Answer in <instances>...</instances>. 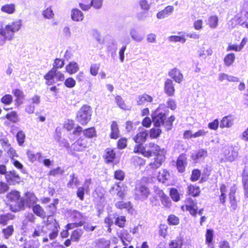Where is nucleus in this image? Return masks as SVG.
<instances>
[{
	"instance_id": "f257e3e1",
	"label": "nucleus",
	"mask_w": 248,
	"mask_h": 248,
	"mask_svg": "<svg viewBox=\"0 0 248 248\" xmlns=\"http://www.w3.org/2000/svg\"><path fill=\"white\" fill-rule=\"evenodd\" d=\"M164 105H160L159 107L153 112L152 114V122L156 127L163 126L165 130L169 131L171 129L173 122L175 120V117L171 116L168 119L166 118V113L162 108Z\"/></svg>"
},
{
	"instance_id": "f03ea898",
	"label": "nucleus",
	"mask_w": 248,
	"mask_h": 248,
	"mask_svg": "<svg viewBox=\"0 0 248 248\" xmlns=\"http://www.w3.org/2000/svg\"><path fill=\"white\" fill-rule=\"evenodd\" d=\"M28 218L29 219H25L23 222L21 229L24 231V232H22V233H24V235H26L29 234L30 237L36 238L38 236H43L45 233H46V232L44 230L45 226L42 225L37 226V228L34 229L33 231L29 230L28 222L33 221L34 218Z\"/></svg>"
},
{
	"instance_id": "7ed1b4c3",
	"label": "nucleus",
	"mask_w": 248,
	"mask_h": 248,
	"mask_svg": "<svg viewBox=\"0 0 248 248\" xmlns=\"http://www.w3.org/2000/svg\"><path fill=\"white\" fill-rule=\"evenodd\" d=\"M92 113V109L90 106H83L77 113V121L82 125H86L91 119Z\"/></svg>"
},
{
	"instance_id": "20e7f679",
	"label": "nucleus",
	"mask_w": 248,
	"mask_h": 248,
	"mask_svg": "<svg viewBox=\"0 0 248 248\" xmlns=\"http://www.w3.org/2000/svg\"><path fill=\"white\" fill-rule=\"evenodd\" d=\"M45 219V218H43ZM46 221L44 220V223L42 226H45V228L50 230L51 232L49 234V237L50 239H55L58 235V229L60 228L58 223L53 218H46Z\"/></svg>"
},
{
	"instance_id": "39448f33",
	"label": "nucleus",
	"mask_w": 248,
	"mask_h": 248,
	"mask_svg": "<svg viewBox=\"0 0 248 248\" xmlns=\"http://www.w3.org/2000/svg\"><path fill=\"white\" fill-rule=\"evenodd\" d=\"M15 32V22H12L11 24L6 25L4 28L1 27L0 29V35L5 36L8 40H11L14 38Z\"/></svg>"
},
{
	"instance_id": "423d86ee",
	"label": "nucleus",
	"mask_w": 248,
	"mask_h": 248,
	"mask_svg": "<svg viewBox=\"0 0 248 248\" xmlns=\"http://www.w3.org/2000/svg\"><path fill=\"white\" fill-rule=\"evenodd\" d=\"M223 154L227 161L232 162L238 156V149L235 146H228L224 149Z\"/></svg>"
},
{
	"instance_id": "0eeeda50",
	"label": "nucleus",
	"mask_w": 248,
	"mask_h": 248,
	"mask_svg": "<svg viewBox=\"0 0 248 248\" xmlns=\"http://www.w3.org/2000/svg\"><path fill=\"white\" fill-rule=\"evenodd\" d=\"M150 190L144 185H139L135 188V195L139 199L144 200L150 195Z\"/></svg>"
},
{
	"instance_id": "6e6552de",
	"label": "nucleus",
	"mask_w": 248,
	"mask_h": 248,
	"mask_svg": "<svg viewBox=\"0 0 248 248\" xmlns=\"http://www.w3.org/2000/svg\"><path fill=\"white\" fill-rule=\"evenodd\" d=\"M186 204L181 207L183 211L185 210L189 212L192 216L196 215L197 213V206L191 198H187L186 200Z\"/></svg>"
},
{
	"instance_id": "1a4fd4ad",
	"label": "nucleus",
	"mask_w": 248,
	"mask_h": 248,
	"mask_svg": "<svg viewBox=\"0 0 248 248\" xmlns=\"http://www.w3.org/2000/svg\"><path fill=\"white\" fill-rule=\"evenodd\" d=\"M45 79L56 78L57 81H63L64 75L58 71L56 68H52L44 77Z\"/></svg>"
},
{
	"instance_id": "9d476101",
	"label": "nucleus",
	"mask_w": 248,
	"mask_h": 248,
	"mask_svg": "<svg viewBox=\"0 0 248 248\" xmlns=\"http://www.w3.org/2000/svg\"><path fill=\"white\" fill-rule=\"evenodd\" d=\"M208 155L207 151L204 149H200L195 151L192 155V158L196 162L203 161Z\"/></svg>"
},
{
	"instance_id": "9b49d317",
	"label": "nucleus",
	"mask_w": 248,
	"mask_h": 248,
	"mask_svg": "<svg viewBox=\"0 0 248 248\" xmlns=\"http://www.w3.org/2000/svg\"><path fill=\"white\" fill-rule=\"evenodd\" d=\"M6 121L4 122L5 124L11 127V131L14 133L15 130V124H16V112L12 111L10 113H7L5 116Z\"/></svg>"
},
{
	"instance_id": "f8f14e48",
	"label": "nucleus",
	"mask_w": 248,
	"mask_h": 248,
	"mask_svg": "<svg viewBox=\"0 0 248 248\" xmlns=\"http://www.w3.org/2000/svg\"><path fill=\"white\" fill-rule=\"evenodd\" d=\"M169 76L171 77L175 82L181 83L183 80V75L180 71L177 68H174L171 69L168 74Z\"/></svg>"
},
{
	"instance_id": "ddd939ff",
	"label": "nucleus",
	"mask_w": 248,
	"mask_h": 248,
	"mask_svg": "<svg viewBox=\"0 0 248 248\" xmlns=\"http://www.w3.org/2000/svg\"><path fill=\"white\" fill-rule=\"evenodd\" d=\"M164 92L168 96H172L174 95L175 92L174 84L170 79L167 78L165 82Z\"/></svg>"
},
{
	"instance_id": "4468645a",
	"label": "nucleus",
	"mask_w": 248,
	"mask_h": 248,
	"mask_svg": "<svg viewBox=\"0 0 248 248\" xmlns=\"http://www.w3.org/2000/svg\"><path fill=\"white\" fill-rule=\"evenodd\" d=\"M186 157L185 155H181L178 158L176 163L177 168L180 172H183L186 165Z\"/></svg>"
},
{
	"instance_id": "2eb2a0df",
	"label": "nucleus",
	"mask_w": 248,
	"mask_h": 248,
	"mask_svg": "<svg viewBox=\"0 0 248 248\" xmlns=\"http://www.w3.org/2000/svg\"><path fill=\"white\" fill-rule=\"evenodd\" d=\"M236 191V187L235 186H233L231 187L229 193V199L231 208L233 210H235L237 207V201L235 196Z\"/></svg>"
},
{
	"instance_id": "dca6fc26",
	"label": "nucleus",
	"mask_w": 248,
	"mask_h": 248,
	"mask_svg": "<svg viewBox=\"0 0 248 248\" xmlns=\"http://www.w3.org/2000/svg\"><path fill=\"white\" fill-rule=\"evenodd\" d=\"M153 100L152 97L146 93L139 95L136 99L137 105L139 106L146 105L147 103H151Z\"/></svg>"
},
{
	"instance_id": "f3484780",
	"label": "nucleus",
	"mask_w": 248,
	"mask_h": 248,
	"mask_svg": "<svg viewBox=\"0 0 248 248\" xmlns=\"http://www.w3.org/2000/svg\"><path fill=\"white\" fill-rule=\"evenodd\" d=\"M148 133L147 130L142 129L137 134L134 138V141L137 143H142L144 142L148 137Z\"/></svg>"
},
{
	"instance_id": "a211bd4d",
	"label": "nucleus",
	"mask_w": 248,
	"mask_h": 248,
	"mask_svg": "<svg viewBox=\"0 0 248 248\" xmlns=\"http://www.w3.org/2000/svg\"><path fill=\"white\" fill-rule=\"evenodd\" d=\"M174 10L173 6L169 5L164 9L159 12L156 15L157 18L163 19L170 15Z\"/></svg>"
},
{
	"instance_id": "6ab92c4d",
	"label": "nucleus",
	"mask_w": 248,
	"mask_h": 248,
	"mask_svg": "<svg viewBox=\"0 0 248 248\" xmlns=\"http://www.w3.org/2000/svg\"><path fill=\"white\" fill-rule=\"evenodd\" d=\"M117 235L118 237L122 241L123 245L125 246H128V244H127L125 241L130 242L132 239L131 235L126 230H122L120 232H118Z\"/></svg>"
},
{
	"instance_id": "aec40b11",
	"label": "nucleus",
	"mask_w": 248,
	"mask_h": 248,
	"mask_svg": "<svg viewBox=\"0 0 248 248\" xmlns=\"http://www.w3.org/2000/svg\"><path fill=\"white\" fill-rule=\"evenodd\" d=\"M7 204L9 205L11 210L14 212H16V205L14 204L16 201V191H12L11 193L7 194Z\"/></svg>"
},
{
	"instance_id": "412c9836",
	"label": "nucleus",
	"mask_w": 248,
	"mask_h": 248,
	"mask_svg": "<svg viewBox=\"0 0 248 248\" xmlns=\"http://www.w3.org/2000/svg\"><path fill=\"white\" fill-rule=\"evenodd\" d=\"M87 146V142L85 139H79L73 144L74 150L80 152L83 151Z\"/></svg>"
},
{
	"instance_id": "4be33fe9",
	"label": "nucleus",
	"mask_w": 248,
	"mask_h": 248,
	"mask_svg": "<svg viewBox=\"0 0 248 248\" xmlns=\"http://www.w3.org/2000/svg\"><path fill=\"white\" fill-rule=\"evenodd\" d=\"M115 205L119 209H126L131 215L133 214L134 210L132 208L130 202H125L123 201H120L117 202Z\"/></svg>"
},
{
	"instance_id": "5701e85b",
	"label": "nucleus",
	"mask_w": 248,
	"mask_h": 248,
	"mask_svg": "<svg viewBox=\"0 0 248 248\" xmlns=\"http://www.w3.org/2000/svg\"><path fill=\"white\" fill-rule=\"evenodd\" d=\"M84 16L81 11L78 9H74L71 12V18L75 21H80L83 19Z\"/></svg>"
},
{
	"instance_id": "b1692460",
	"label": "nucleus",
	"mask_w": 248,
	"mask_h": 248,
	"mask_svg": "<svg viewBox=\"0 0 248 248\" xmlns=\"http://www.w3.org/2000/svg\"><path fill=\"white\" fill-rule=\"evenodd\" d=\"M129 33L132 39L137 42L142 41L144 38V35L140 33L135 29H131Z\"/></svg>"
},
{
	"instance_id": "393cba45",
	"label": "nucleus",
	"mask_w": 248,
	"mask_h": 248,
	"mask_svg": "<svg viewBox=\"0 0 248 248\" xmlns=\"http://www.w3.org/2000/svg\"><path fill=\"white\" fill-rule=\"evenodd\" d=\"M79 70V66L78 63L75 62H70L66 66V71L70 75H72Z\"/></svg>"
},
{
	"instance_id": "a878e982",
	"label": "nucleus",
	"mask_w": 248,
	"mask_h": 248,
	"mask_svg": "<svg viewBox=\"0 0 248 248\" xmlns=\"http://www.w3.org/2000/svg\"><path fill=\"white\" fill-rule=\"evenodd\" d=\"M183 240V237L180 234L175 240L171 242L170 245V248H181Z\"/></svg>"
},
{
	"instance_id": "bb28decb",
	"label": "nucleus",
	"mask_w": 248,
	"mask_h": 248,
	"mask_svg": "<svg viewBox=\"0 0 248 248\" xmlns=\"http://www.w3.org/2000/svg\"><path fill=\"white\" fill-rule=\"evenodd\" d=\"M164 159V155H158V157H156L154 162H151L150 164V166L154 169H157L161 166Z\"/></svg>"
},
{
	"instance_id": "cd10ccee",
	"label": "nucleus",
	"mask_w": 248,
	"mask_h": 248,
	"mask_svg": "<svg viewBox=\"0 0 248 248\" xmlns=\"http://www.w3.org/2000/svg\"><path fill=\"white\" fill-rule=\"evenodd\" d=\"M106 155L105 158L107 163L111 162L115 157V153L113 149L107 148L106 150Z\"/></svg>"
},
{
	"instance_id": "c85d7f7f",
	"label": "nucleus",
	"mask_w": 248,
	"mask_h": 248,
	"mask_svg": "<svg viewBox=\"0 0 248 248\" xmlns=\"http://www.w3.org/2000/svg\"><path fill=\"white\" fill-rule=\"evenodd\" d=\"M1 11L8 14L13 13L15 10V6L14 4H7L1 7Z\"/></svg>"
},
{
	"instance_id": "c756f323",
	"label": "nucleus",
	"mask_w": 248,
	"mask_h": 248,
	"mask_svg": "<svg viewBox=\"0 0 248 248\" xmlns=\"http://www.w3.org/2000/svg\"><path fill=\"white\" fill-rule=\"evenodd\" d=\"M233 124V122L231 120V117L229 116L224 117L221 120L220 124L221 128L230 127Z\"/></svg>"
},
{
	"instance_id": "7c9ffc66",
	"label": "nucleus",
	"mask_w": 248,
	"mask_h": 248,
	"mask_svg": "<svg viewBox=\"0 0 248 248\" xmlns=\"http://www.w3.org/2000/svg\"><path fill=\"white\" fill-rule=\"evenodd\" d=\"M170 178V174L168 171L163 170L159 172L157 176V178L159 181L164 183L166 180H167Z\"/></svg>"
},
{
	"instance_id": "2f4dec72",
	"label": "nucleus",
	"mask_w": 248,
	"mask_h": 248,
	"mask_svg": "<svg viewBox=\"0 0 248 248\" xmlns=\"http://www.w3.org/2000/svg\"><path fill=\"white\" fill-rule=\"evenodd\" d=\"M110 137L112 139H117L118 137L119 130L117 124L116 122H113L111 125Z\"/></svg>"
},
{
	"instance_id": "473e14b6",
	"label": "nucleus",
	"mask_w": 248,
	"mask_h": 248,
	"mask_svg": "<svg viewBox=\"0 0 248 248\" xmlns=\"http://www.w3.org/2000/svg\"><path fill=\"white\" fill-rule=\"evenodd\" d=\"M26 196L27 197L26 200V205L28 206H30V204H33L36 202L37 198L35 196V195L31 192H27L26 193Z\"/></svg>"
},
{
	"instance_id": "72a5a7b5",
	"label": "nucleus",
	"mask_w": 248,
	"mask_h": 248,
	"mask_svg": "<svg viewBox=\"0 0 248 248\" xmlns=\"http://www.w3.org/2000/svg\"><path fill=\"white\" fill-rule=\"evenodd\" d=\"M235 59V57L233 53L227 54L224 59L225 64L227 66H231L234 62Z\"/></svg>"
},
{
	"instance_id": "f704fd0d",
	"label": "nucleus",
	"mask_w": 248,
	"mask_h": 248,
	"mask_svg": "<svg viewBox=\"0 0 248 248\" xmlns=\"http://www.w3.org/2000/svg\"><path fill=\"white\" fill-rule=\"evenodd\" d=\"M83 233L81 229L74 230L71 236V239L73 241H78Z\"/></svg>"
},
{
	"instance_id": "c9c22d12",
	"label": "nucleus",
	"mask_w": 248,
	"mask_h": 248,
	"mask_svg": "<svg viewBox=\"0 0 248 248\" xmlns=\"http://www.w3.org/2000/svg\"><path fill=\"white\" fill-rule=\"evenodd\" d=\"M25 137L24 132L22 131H19L16 133V140L19 146H23L24 145Z\"/></svg>"
},
{
	"instance_id": "e433bc0d",
	"label": "nucleus",
	"mask_w": 248,
	"mask_h": 248,
	"mask_svg": "<svg viewBox=\"0 0 248 248\" xmlns=\"http://www.w3.org/2000/svg\"><path fill=\"white\" fill-rule=\"evenodd\" d=\"M218 19L217 16H213L209 17L208 21V25L211 28H216L218 24Z\"/></svg>"
},
{
	"instance_id": "4c0bfd02",
	"label": "nucleus",
	"mask_w": 248,
	"mask_h": 248,
	"mask_svg": "<svg viewBox=\"0 0 248 248\" xmlns=\"http://www.w3.org/2000/svg\"><path fill=\"white\" fill-rule=\"evenodd\" d=\"M70 177V180L67 185L69 188H72L73 185L77 186L79 184V181L78 177L75 176V174L74 173L71 174Z\"/></svg>"
},
{
	"instance_id": "58836bf2",
	"label": "nucleus",
	"mask_w": 248,
	"mask_h": 248,
	"mask_svg": "<svg viewBox=\"0 0 248 248\" xmlns=\"http://www.w3.org/2000/svg\"><path fill=\"white\" fill-rule=\"evenodd\" d=\"M24 99L25 95L24 93L20 90L16 89V105L22 104Z\"/></svg>"
},
{
	"instance_id": "ea45409f",
	"label": "nucleus",
	"mask_w": 248,
	"mask_h": 248,
	"mask_svg": "<svg viewBox=\"0 0 248 248\" xmlns=\"http://www.w3.org/2000/svg\"><path fill=\"white\" fill-rule=\"evenodd\" d=\"M150 147L151 148V151H152L154 155H156L157 157L158 155H162L160 154V149L159 146L155 143H150L149 144Z\"/></svg>"
},
{
	"instance_id": "a19ab883",
	"label": "nucleus",
	"mask_w": 248,
	"mask_h": 248,
	"mask_svg": "<svg viewBox=\"0 0 248 248\" xmlns=\"http://www.w3.org/2000/svg\"><path fill=\"white\" fill-rule=\"evenodd\" d=\"M212 53L211 48H208L206 50L201 49L199 52V55L200 57L205 58L207 56L211 55Z\"/></svg>"
},
{
	"instance_id": "79ce46f5",
	"label": "nucleus",
	"mask_w": 248,
	"mask_h": 248,
	"mask_svg": "<svg viewBox=\"0 0 248 248\" xmlns=\"http://www.w3.org/2000/svg\"><path fill=\"white\" fill-rule=\"evenodd\" d=\"M83 133L86 137L89 138H93L96 135V131L93 127L86 129L83 131Z\"/></svg>"
},
{
	"instance_id": "37998d69",
	"label": "nucleus",
	"mask_w": 248,
	"mask_h": 248,
	"mask_svg": "<svg viewBox=\"0 0 248 248\" xmlns=\"http://www.w3.org/2000/svg\"><path fill=\"white\" fill-rule=\"evenodd\" d=\"M100 68V64L98 63L92 64L90 67V73L92 75L95 76L97 75Z\"/></svg>"
},
{
	"instance_id": "c03bdc74",
	"label": "nucleus",
	"mask_w": 248,
	"mask_h": 248,
	"mask_svg": "<svg viewBox=\"0 0 248 248\" xmlns=\"http://www.w3.org/2000/svg\"><path fill=\"white\" fill-rule=\"evenodd\" d=\"M170 196L171 199L174 202H177L179 200V199H180L178 191L176 189L171 188L170 190Z\"/></svg>"
},
{
	"instance_id": "a18cd8bd",
	"label": "nucleus",
	"mask_w": 248,
	"mask_h": 248,
	"mask_svg": "<svg viewBox=\"0 0 248 248\" xmlns=\"http://www.w3.org/2000/svg\"><path fill=\"white\" fill-rule=\"evenodd\" d=\"M188 188L189 193L193 196L196 197L199 195L200 192L199 187L190 186L188 187Z\"/></svg>"
},
{
	"instance_id": "49530a36",
	"label": "nucleus",
	"mask_w": 248,
	"mask_h": 248,
	"mask_svg": "<svg viewBox=\"0 0 248 248\" xmlns=\"http://www.w3.org/2000/svg\"><path fill=\"white\" fill-rule=\"evenodd\" d=\"M42 15L45 18L51 19L54 16V13L50 8H47L43 12Z\"/></svg>"
},
{
	"instance_id": "de8ad7c7",
	"label": "nucleus",
	"mask_w": 248,
	"mask_h": 248,
	"mask_svg": "<svg viewBox=\"0 0 248 248\" xmlns=\"http://www.w3.org/2000/svg\"><path fill=\"white\" fill-rule=\"evenodd\" d=\"M34 213L37 216L41 217L43 215L44 210L39 204L34 205L32 208Z\"/></svg>"
},
{
	"instance_id": "09e8293b",
	"label": "nucleus",
	"mask_w": 248,
	"mask_h": 248,
	"mask_svg": "<svg viewBox=\"0 0 248 248\" xmlns=\"http://www.w3.org/2000/svg\"><path fill=\"white\" fill-rule=\"evenodd\" d=\"M161 202L165 207H170L171 205V201L169 197L166 195H165L162 197L160 198Z\"/></svg>"
},
{
	"instance_id": "8fccbe9b",
	"label": "nucleus",
	"mask_w": 248,
	"mask_h": 248,
	"mask_svg": "<svg viewBox=\"0 0 248 248\" xmlns=\"http://www.w3.org/2000/svg\"><path fill=\"white\" fill-rule=\"evenodd\" d=\"M213 231L211 229H207L206 232V243L208 244L212 243L213 238Z\"/></svg>"
},
{
	"instance_id": "3c124183",
	"label": "nucleus",
	"mask_w": 248,
	"mask_h": 248,
	"mask_svg": "<svg viewBox=\"0 0 248 248\" xmlns=\"http://www.w3.org/2000/svg\"><path fill=\"white\" fill-rule=\"evenodd\" d=\"M169 40L171 42H180L184 43L186 41V39L183 36H179L176 35H172L169 37Z\"/></svg>"
},
{
	"instance_id": "603ef678",
	"label": "nucleus",
	"mask_w": 248,
	"mask_h": 248,
	"mask_svg": "<svg viewBox=\"0 0 248 248\" xmlns=\"http://www.w3.org/2000/svg\"><path fill=\"white\" fill-rule=\"evenodd\" d=\"M115 101L116 102L117 104L120 108L123 109H126V106L124 104V101L120 96H116L115 97Z\"/></svg>"
},
{
	"instance_id": "864d4df0",
	"label": "nucleus",
	"mask_w": 248,
	"mask_h": 248,
	"mask_svg": "<svg viewBox=\"0 0 248 248\" xmlns=\"http://www.w3.org/2000/svg\"><path fill=\"white\" fill-rule=\"evenodd\" d=\"M161 130L160 128H152L150 130V137L152 138H157L161 134Z\"/></svg>"
},
{
	"instance_id": "5fc2aeb1",
	"label": "nucleus",
	"mask_w": 248,
	"mask_h": 248,
	"mask_svg": "<svg viewBox=\"0 0 248 248\" xmlns=\"http://www.w3.org/2000/svg\"><path fill=\"white\" fill-rule=\"evenodd\" d=\"M84 222L82 221H80L78 222H74L71 223H68L66 226V228L67 230H71L75 227H78L79 226H81L84 224Z\"/></svg>"
},
{
	"instance_id": "6e6d98bb",
	"label": "nucleus",
	"mask_w": 248,
	"mask_h": 248,
	"mask_svg": "<svg viewBox=\"0 0 248 248\" xmlns=\"http://www.w3.org/2000/svg\"><path fill=\"white\" fill-rule=\"evenodd\" d=\"M103 0H91V5L96 9H100L102 6Z\"/></svg>"
},
{
	"instance_id": "4d7b16f0",
	"label": "nucleus",
	"mask_w": 248,
	"mask_h": 248,
	"mask_svg": "<svg viewBox=\"0 0 248 248\" xmlns=\"http://www.w3.org/2000/svg\"><path fill=\"white\" fill-rule=\"evenodd\" d=\"M64 61L60 59L57 58L55 60L53 63V67L52 68H56L57 70L59 68H62L64 65Z\"/></svg>"
},
{
	"instance_id": "13d9d810",
	"label": "nucleus",
	"mask_w": 248,
	"mask_h": 248,
	"mask_svg": "<svg viewBox=\"0 0 248 248\" xmlns=\"http://www.w3.org/2000/svg\"><path fill=\"white\" fill-rule=\"evenodd\" d=\"M99 245L101 248H109L110 241L102 238L99 240Z\"/></svg>"
},
{
	"instance_id": "bf43d9fd",
	"label": "nucleus",
	"mask_w": 248,
	"mask_h": 248,
	"mask_svg": "<svg viewBox=\"0 0 248 248\" xmlns=\"http://www.w3.org/2000/svg\"><path fill=\"white\" fill-rule=\"evenodd\" d=\"M64 85L68 88H73L76 85V81L72 78H69L65 80Z\"/></svg>"
},
{
	"instance_id": "052dcab7",
	"label": "nucleus",
	"mask_w": 248,
	"mask_h": 248,
	"mask_svg": "<svg viewBox=\"0 0 248 248\" xmlns=\"http://www.w3.org/2000/svg\"><path fill=\"white\" fill-rule=\"evenodd\" d=\"M30 103L35 106L39 105L40 103V96L38 95H35L30 99Z\"/></svg>"
},
{
	"instance_id": "680f3d73",
	"label": "nucleus",
	"mask_w": 248,
	"mask_h": 248,
	"mask_svg": "<svg viewBox=\"0 0 248 248\" xmlns=\"http://www.w3.org/2000/svg\"><path fill=\"white\" fill-rule=\"evenodd\" d=\"M139 5L141 9L143 10L148 11L150 8V5L146 0H140L139 1Z\"/></svg>"
},
{
	"instance_id": "e2e57ef3",
	"label": "nucleus",
	"mask_w": 248,
	"mask_h": 248,
	"mask_svg": "<svg viewBox=\"0 0 248 248\" xmlns=\"http://www.w3.org/2000/svg\"><path fill=\"white\" fill-rule=\"evenodd\" d=\"M124 173L121 170H117L115 171L114 177L116 179L122 181L124 178Z\"/></svg>"
},
{
	"instance_id": "0e129e2a",
	"label": "nucleus",
	"mask_w": 248,
	"mask_h": 248,
	"mask_svg": "<svg viewBox=\"0 0 248 248\" xmlns=\"http://www.w3.org/2000/svg\"><path fill=\"white\" fill-rule=\"evenodd\" d=\"M13 99L12 96L10 94H6L1 98V102L6 105L10 104Z\"/></svg>"
},
{
	"instance_id": "69168bd1",
	"label": "nucleus",
	"mask_w": 248,
	"mask_h": 248,
	"mask_svg": "<svg viewBox=\"0 0 248 248\" xmlns=\"http://www.w3.org/2000/svg\"><path fill=\"white\" fill-rule=\"evenodd\" d=\"M201 176V171L199 170H194L192 171L191 179L192 181H196L199 179Z\"/></svg>"
},
{
	"instance_id": "338daca9",
	"label": "nucleus",
	"mask_w": 248,
	"mask_h": 248,
	"mask_svg": "<svg viewBox=\"0 0 248 248\" xmlns=\"http://www.w3.org/2000/svg\"><path fill=\"white\" fill-rule=\"evenodd\" d=\"M159 229L160 235L165 237L167 234V225L166 224H160Z\"/></svg>"
},
{
	"instance_id": "774afa93",
	"label": "nucleus",
	"mask_w": 248,
	"mask_h": 248,
	"mask_svg": "<svg viewBox=\"0 0 248 248\" xmlns=\"http://www.w3.org/2000/svg\"><path fill=\"white\" fill-rule=\"evenodd\" d=\"M20 248H38V247L32 241L26 242L23 245H20Z\"/></svg>"
}]
</instances>
